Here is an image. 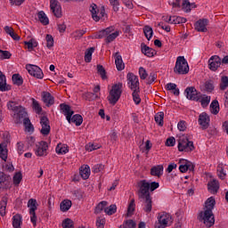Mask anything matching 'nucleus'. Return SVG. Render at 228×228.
<instances>
[{"mask_svg": "<svg viewBox=\"0 0 228 228\" xmlns=\"http://www.w3.org/2000/svg\"><path fill=\"white\" fill-rule=\"evenodd\" d=\"M216 204V201L215 200V198H208L205 201L204 210L199 214V221L202 222L206 227H213V225H215V215L213 214V209H215Z\"/></svg>", "mask_w": 228, "mask_h": 228, "instance_id": "obj_1", "label": "nucleus"}, {"mask_svg": "<svg viewBox=\"0 0 228 228\" xmlns=\"http://www.w3.org/2000/svg\"><path fill=\"white\" fill-rule=\"evenodd\" d=\"M122 88H123V84L120 82L112 86V87L109 93V95L107 97L110 104H111L112 106H115V104H117V102H118V101L122 95Z\"/></svg>", "mask_w": 228, "mask_h": 228, "instance_id": "obj_2", "label": "nucleus"}, {"mask_svg": "<svg viewBox=\"0 0 228 228\" xmlns=\"http://www.w3.org/2000/svg\"><path fill=\"white\" fill-rule=\"evenodd\" d=\"M174 72L180 76H184L190 72V66L188 65V61H186L184 56H178L176 58Z\"/></svg>", "mask_w": 228, "mask_h": 228, "instance_id": "obj_3", "label": "nucleus"}, {"mask_svg": "<svg viewBox=\"0 0 228 228\" xmlns=\"http://www.w3.org/2000/svg\"><path fill=\"white\" fill-rule=\"evenodd\" d=\"M178 151L180 152H192L195 151L193 142L188 140L186 135H182L178 139Z\"/></svg>", "mask_w": 228, "mask_h": 228, "instance_id": "obj_4", "label": "nucleus"}, {"mask_svg": "<svg viewBox=\"0 0 228 228\" xmlns=\"http://www.w3.org/2000/svg\"><path fill=\"white\" fill-rule=\"evenodd\" d=\"M172 224H174L172 216L167 212H162L158 216V223L155 224V228H166Z\"/></svg>", "mask_w": 228, "mask_h": 228, "instance_id": "obj_5", "label": "nucleus"}, {"mask_svg": "<svg viewBox=\"0 0 228 228\" xmlns=\"http://www.w3.org/2000/svg\"><path fill=\"white\" fill-rule=\"evenodd\" d=\"M137 186L138 190V197L139 199H145L146 197H151V190L149 182L147 180H141L138 182Z\"/></svg>", "mask_w": 228, "mask_h": 228, "instance_id": "obj_6", "label": "nucleus"}, {"mask_svg": "<svg viewBox=\"0 0 228 228\" xmlns=\"http://www.w3.org/2000/svg\"><path fill=\"white\" fill-rule=\"evenodd\" d=\"M128 88L130 90H140V80L138 76L134 73H128L126 76Z\"/></svg>", "mask_w": 228, "mask_h": 228, "instance_id": "obj_7", "label": "nucleus"}, {"mask_svg": "<svg viewBox=\"0 0 228 228\" xmlns=\"http://www.w3.org/2000/svg\"><path fill=\"white\" fill-rule=\"evenodd\" d=\"M26 69L28 74H30V76H33V77H37V79L44 78V72L42 71V69H40V67L33 64H28L26 66Z\"/></svg>", "mask_w": 228, "mask_h": 228, "instance_id": "obj_8", "label": "nucleus"}, {"mask_svg": "<svg viewBox=\"0 0 228 228\" xmlns=\"http://www.w3.org/2000/svg\"><path fill=\"white\" fill-rule=\"evenodd\" d=\"M47 149H49V145L47 142L41 141L36 143V148L34 149L36 156L42 157L47 156Z\"/></svg>", "mask_w": 228, "mask_h": 228, "instance_id": "obj_9", "label": "nucleus"}, {"mask_svg": "<svg viewBox=\"0 0 228 228\" xmlns=\"http://www.w3.org/2000/svg\"><path fill=\"white\" fill-rule=\"evenodd\" d=\"M185 95L189 101H200V93L194 86L187 87L185 89Z\"/></svg>", "mask_w": 228, "mask_h": 228, "instance_id": "obj_10", "label": "nucleus"}, {"mask_svg": "<svg viewBox=\"0 0 228 228\" xmlns=\"http://www.w3.org/2000/svg\"><path fill=\"white\" fill-rule=\"evenodd\" d=\"M222 65V59L218 55H213L208 60V69L212 72H216L218 68Z\"/></svg>", "mask_w": 228, "mask_h": 228, "instance_id": "obj_11", "label": "nucleus"}, {"mask_svg": "<svg viewBox=\"0 0 228 228\" xmlns=\"http://www.w3.org/2000/svg\"><path fill=\"white\" fill-rule=\"evenodd\" d=\"M40 124H41V134L44 136H47L49 133H51V125L49 124V118L45 116H42L40 118Z\"/></svg>", "mask_w": 228, "mask_h": 228, "instance_id": "obj_12", "label": "nucleus"}, {"mask_svg": "<svg viewBox=\"0 0 228 228\" xmlns=\"http://www.w3.org/2000/svg\"><path fill=\"white\" fill-rule=\"evenodd\" d=\"M89 11L91 12L93 20H95V22H99V20H101V17H104V10L99 12L97 4H91Z\"/></svg>", "mask_w": 228, "mask_h": 228, "instance_id": "obj_13", "label": "nucleus"}, {"mask_svg": "<svg viewBox=\"0 0 228 228\" xmlns=\"http://www.w3.org/2000/svg\"><path fill=\"white\" fill-rule=\"evenodd\" d=\"M208 24H209V20L200 19L198 21L195 22L194 28L196 31H199L200 33H206V31H208Z\"/></svg>", "mask_w": 228, "mask_h": 228, "instance_id": "obj_14", "label": "nucleus"}, {"mask_svg": "<svg viewBox=\"0 0 228 228\" xmlns=\"http://www.w3.org/2000/svg\"><path fill=\"white\" fill-rule=\"evenodd\" d=\"M27 115L26 110H24L22 106H19V109L14 112L13 116L15 124H20V122L26 118Z\"/></svg>", "mask_w": 228, "mask_h": 228, "instance_id": "obj_15", "label": "nucleus"}, {"mask_svg": "<svg viewBox=\"0 0 228 228\" xmlns=\"http://www.w3.org/2000/svg\"><path fill=\"white\" fill-rule=\"evenodd\" d=\"M50 8H51L53 15H55V17H57V19H61V5L60 4V2H58V0H51L50 1Z\"/></svg>", "mask_w": 228, "mask_h": 228, "instance_id": "obj_16", "label": "nucleus"}, {"mask_svg": "<svg viewBox=\"0 0 228 228\" xmlns=\"http://www.w3.org/2000/svg\"><path fill=\"white\" fill-rule=\"evenodd\" d=\"M141 202H142V209L144 213H151L152 211V198L148 196L146 198H139Z\"/></svg>", "mask_w": 228, "mask_h": 228, "instance_id": "obj_17", "label": "nucleus"}, {"mask_svg": "<svg viewBox=\"0 0 228 228\" xmlns=\"http://www.w3.org/2000/svg\"><path fill=\"white\" fill-rule=\"evenodd\" d=\"M61 111L65 115L66 119L68 120L69 124H70V118L74 115V110H70V105H67L65 103L60 104Z\"/></svg>", "mask_w": 228, "mask_h": 228, "instance_id": "obj_18", "label": "nucleus"}, {"mask_svg": "<svg viewBox=\"0 0 228 228\" xmlns=\"http://www.w3.org/2000/svg\"><path fill=\"white\" fill-rule=\"evenodd\" d=\"M41 97L43 102L47 106V108H50V106L54 104V96L51 95V93L44 91L41 93Z\"/></svg>", "mask_w": 228, "mask_h": 228, "instance_id": "obj_19", "label": "nucleus"}, {"mask_svg": "<svg viewBox=\"0 0 228 228\" xmlns=\"http://www.w3.org/2000/svg\"><path fill=\"white\" fill-rule=\"evenodd\" d=\"M198 122L200 126H201L202 129H208L209 127V122H210L209 116L208 115V113L202 112L199 116Z\"/></svg>", "mask_w": 228, "mask_h": 228, "instance_id": "obj_20", "label": "nucleus"}, {"mask_svg": "<svg viewBox=\"0 0 228 228\" xmlns=\"http://www.w3.org/2000/svg\"><path fill=\"white\" fill-rule=\"evenodd\" d=\"M183 162H181L182 164L179 166V170L182 172V174H184L186 172H193L195 170V165L188 160H183Z\"/></svg>", "mask_w": 228, "mask_h": 228, "instance_id": "obj_21", "label": "nucleus"}, {"mask_svg": "<svg viewBox=\"0 0 228 228\" xmlns=\"http://www.w3.org/2000/svg\"><path fill=\"white\" fill-rule=\"evenodd\" d=\"M109 29L110 32L107 34V37L105 38L106 44H111V42H113L120 35V31H115V27H109Z\"/></svg>", "mask_w": 228, "mask_h": 228, "instance_id": "obj_22", "label": "nucleus"}, {"mask_svg": "<svg viewBox=\"0 0 228 228\" xmlns=\"http://www.w3.org/2000/svg\"><path fill=\"white\" fill-rule=\"evenodd\" d=\"M208 190L213 195L218 193V190H220V183L216 179L209 181L208 183Z\"/></svg>", "mask_w": 228, "mask_h": 228, "instance_id": "obj_23", "label": "nucleus"}, {"mask_svg": "<svg viewBox=\"0 0 228 228\" xmlns=\"http://www.w3.org/2000/svg\"><path fill=\"white\" fill-rule=\"evenodd\" d=\"M114 58H115V65H116L117 70H119V71L124 70V69H126V64L122 60V55H120V53L117 52L114 54Z\"/></svg>", "mask_w": 228, "mask_h": 228, "instance_id": "obj_24", "label": "nucleus"}, {"mask_svg": "<svg viewBox=\"0 0 228 228\" xmlns=\"http://www.w3.org/2000/svg\"><path fill=\"white\" fill-rule=\"evenodd\" d=\"M0 158L3 161L8 159V142H4L0 143Z\"/></svg>", "mask_w": 228, "mask_h": 228, "instance_id": "obj_25", "label": "nucleus"}, {"mask_svg": "<svg viewBox=\"0 0 228 228\" xmlns=\"http://www.w3.org/2000/svg\"><path fill=\"white\" fill-rule=\"evenodd\" d=\"M12 86L6 85V76L0 71V92H8Z\"/></svg>", "mask_w": 228, "mask_h": 228, "instance_id": "obj_26", "label": "nucleus"}, {"mask_svg": "<svg viewBox=\"0 0 228 228\" xmlns=\"http://www.w3.org/2000/svg\"><path fill=\"white\" fill-rule=\"evenodd\" d=\"M141 51L142 54L145 56H148V58H152L154 54H156V51L149 46H147L145 44L141 45Z\"/></svg>", "mask_w": 228, "mask_h": 228, "instance_id": "obj_27", "label": "nucleus"}, {"mask_svg": "<svg viewBox=\"0 0 228 228\" xmlns=\"http://www.w3.org/2000/svg\"><path fill=\"white\" fill-rule=\"evenodd\" d=\"M151 175H154L155 177H161V175H163V166L158 165L151 167Z\"/></svg>", "mask_w": 228, "mask_h": 228, "instance_id": "obj_28", "label": "nucleus"}, {"mask_svg": "<svg viewBox=\"0 0 228 228\" xmlns=\"http://www.w3.org/2000/svg\"><path fill=\"white\" fill-rule=\"evenodd\" d=\"M6 206H8V198L3 197L0 201V215L6 216Z\"/></svg>", "mask_w": 228, "mask_h": 228, "instance_id": "obj_29", "label": "nucleus"}, {"mask_svg": "<svg viewBox=\"0 0 228 228\" xmlns=\"http://www.w3.org/2000/svg\"><path fill=\"white\" fill-rule=\"evenodd\" d=\"M60 208L61 211H62V213H65L69 211L70 208H72V201L69 200H64L61 202Z\"/></svg>", "mask_w": 228, "mask_h": 228, "instance_id": "obj_30", "label": "nucleus"}, {"mask_svg": "<svg viewBox=\"0 0 228 228\" xmlns=\"http://www.w3.org/2000/svg\"><path fill=\"white\" fill-rule=\"evenodd\" d=\"M108 33H110V28H107L105 29H102V30H100L98 32H95L94 34L93 38H95V39L107 38Z\"/></svg>", "mask_w": 228, "mask_h": 228, "instance_id": "obj_31", "label": "nucleus"}, {"mask_svg": "<svg viewBox=\"0 0 228 228\" xmlns=\"http://www.w3.org/2000/svg\"><path fill=\"white\" fill-rule=\"evenodd\" d=\"M202 108H208L209 106V102H211V96H208L206 94L200 95V101Z\"/></svg>", "mask_w": 228, "mask_h": 228, "instance_id": "obj_32", "label": "nucleus"}, {"mask_svg": "<svg viewBox=\"0 0 228 228\" xmlns=\"http://www.w3.org/2000/svg\"><path fill=\"white\" fill-rule=\"evenodd\" d=\"M20 225H22V216L16 214L12 216V226L13 228H20Z\"/></svg>", "mask_w": 228, "mask_h": 228, "instance_id": "obj_33", "label": "nucleus"}, {"mask_svg": "<svg viewBox=\"0 0 228 228\" xmlns=\"http://www.w3.org/2000/svg\"><path fill=\"white\" fill-rule=\"evenodd\" d=\"M80 175L85 180L88 179L90 177V167L87 165L82 166L80 167Z\"/></svg>", "mask_w": 228, "mask_h": 228, "instance_id": "obj_34", "label": "nucleus"}, {"mask_svg": "<svg viewBox=\"0 0 228 228\" xmlns=\"http://www.w3.org/2000/svg\"><path fill=\"white\" fill-rule=\"evenodd\" d=\"M37 18L41 24H43L44 26H47V24H49V18H47V15L45 14V12H44V11H40L37 13Z\"/></svg>", "mask_w": 228, "mask_h": 228, "instance_id": "obj_35", "label": "nucleus"}, {"mask_svg": "<svg viewBox=\"0 0 228 228\" xmlns=\"http://www.w3.org/2000/svg\"><path fill=\"white\" fill-rule=\"evenodd\" d=\"M210 111L213 113V115H218L220 111V104L218 103V101L214 100L210 104Z\"/></svg>", "mask_w": 228, "mask_h": 228, "instance_id": "obj_36", "label": "nucleus"}, {"mask_svg": "<svg viewBox=\"0 0 228 228\" xmlns=\"http://www.w3.org/2000/svg\"><path fill=\"white\" fill-rule=\"evenodd\" d=\"M71 122L76 126H81L83 124V117L79 114H76L70 118V123Z\"/></svg>", "mask_w": 228, "mask_h": 228, "instance_id": "obj_37", "label": "nucleus"}, {"mask_svg": "<svg viewBox=\"0 0 228 228\" xmlns=\"http://www.w3.org/2000/svg\"><path fill=\"white\" fill-rule=\"evenodd\" d=\"M95 51V48L91 47L87 49L85 53V61L86 63H90L92 61V54H94V52Z\"/></svg>", "mask_w": 228, "mask_h": 228, "instance_id": "obj_38", "label": "nucleus"}, {"mask_svg": "<svg viewBox=\"0 0 228 228\" xmlns=\"http://www.w3.org/2000/svg\"><path fill=\"white\" fill-rule=\"evenodd\" d=\"M132 97H133V101L134 102H135V104H140V102H142V99L140 98V89H134L132 90Z\"/></svg>", "mask_w": 228, "mask_h": 228, "instance_id": "obj_39", "label": "nucleus"}, {"mask_svg": "<svg viewBox=\"0 0 228 228\" xmlns=\"http://www.w3.org/2000/svg\"><path fill=\"white\" fill-rule=\"evenodd\" d=\"M32 108L37 115L42 113V106H40V103L35 98H32Z\"/></svg>", "mask_w": 228, "mask_h": 228, "instance_id": "obj_40", "label": "nucleus"}, {"mask_svg": "<svg viewBox=\"0 0 228 228\" xmlns=\"http://www.w3.org/2000/svg\"><path fill=\"white\" fill-rule=\"evenodd\" d=\"M24 44L27 45V49H28V51H33L35 47L38 46V43L35 39L25 41Z\"/></svg>", "mask_w": 228, "mask_h": 228, "instance_id": "obj_41", "label": "nucleus"}, {"mask_svg": "<svg viewBox=\"0 0 228 228\" xmlns=\"http://www.w3.org/2000/svg\"><path fill=\"white\" fill-rule=\"evenodd\" d=\"M12 82L14 85H17V86H20L24 83V79H22V77L19 74H13Z\"/></svg>", "mask_w": 228, "mask_h": 228, "instance_id": "obj_42", "label": "nucleus"}, {"mask_svg": "<svg viewBox=\"0 0 228 228\" xmlns=\"http://www.w3.org/2000/svg\"><path fill=\"white\" fill-rule=\"evenodd\" d=\"M106 206H108V201H101L94 209L95 215H99L103 209H106Z\"/></svg>", "mask_w": 228, "mask_h": 228, "instance_id": "obj_43", "label": "nucleus"}, {"mask_svg": "<svg viewBox=\"0 0 228 228\" xmlns=\"http://www.w3.org/2000/svg\"><path fill=\"white\" fill-rule=\"evenodd\" d=\"M163 118H165V113L164 112H158L155 115V122H157V124L159 126H160V127H162V126H163Z\"/></svg>", "mask_w": 228, "mask_h": 228, "instance_id": "obj_44", "label": "nucleus"}, {"mask_svg": "<svg viewBox=\"0 0 228 228\" xmlns=\"http://www.w3.org/2000/svg\"><path fill=\"white\" fill-rule=\"evenodd\" d=\"M104 212L106 213V215H109V216H111V215H115V213H117V205H110L108 208H104Z\"/></svg>", "mask_w": 228, "mask_h": 228, "instance_id": "obj_45", "label": "nucleus"}, {"mask_svg": "<svg viewBox=\"0 0 228 228\" xmlns=\"http://www.w3.org/2000/svg\"><path fill=\"white\" fill-rule=\"evenodd\" d=\"M134 209H136V204L134 203V199H133L127 208V216H131L134 213Z\"/></svg>", "mask_w": 228, "mask_h": 228, "instance_id": "obj_46", "label": "nucleus"}, {"mask_svg": "<svg viewBox=\"0 0 228 228\" xmlns=\"http://www.w3.org/2000/svg\"><path fill=\"white\" fill-rule=\"evenodd\" d=\"M143 33H144L147 40H151V38H152V35H153L152 28H151L149 26H145L143 28Z\"/></svg>", "mask_w": 228, "mask_h": 228, "instance_id": "obj_47", "label": "nucleus"}, {"mask_svg": "<svg viewBox=\"0 0 228 228\" xmlns=\"http://www.w3.org/2000/svg\"><path fill=\"white\" fill-rule=\"evenodd\" d=\"M28 208H29V212L37 211V209L38 208L37 207V200H35V199L28 200Z\"/></svg>", "mask_w": 228, "mask_h": 228, "instance_id": "obj_48", "label": "nucleus"}, {"mask_svg": "<svg viewBox=\"0 0 228 228\" xmlns=\"http://www.w3.org/2000/svg\"><path fill=\"white\" fill-rule=\"evenodd\" d=\"M205 90L208 93H211L213 90H215V83L213 80H208L205 82Z\"/></svg>", "mask_w": 228, "mask_h": 228, "instance_id": "obj_49", "label": "nucleus"}, {"mask_svg": "<svg viewBox=\"0 0 228 228\" xmlns=\"http://www.w3.org/2000/svg\"><path fill=\"white\" fill-rule=\"evenodd\" d=\"M97 72L101 76L102 79H107L108 77L106 76V69L102 65H97Z\"/></svg>", "mask_w": 228, "mask_h": 228, "instance_id": "obj_50", "label": "nucleus"}, {"mask_svg": "<svg viewBox=\"0 0 228 228\" xmlns=\"http://www.w3.org/2000/svg\"><path fill=\"white\" fill-rule=\"evenodd\" d=\"M228 87V77L224 76L221 78L220 90H226Z\"/></svg>", "mask_w": 228, "mask_h": 228, "instance_id": "obj_51", "label": "nucleus"}, {"mask_svg": "<svg viewBox=\"0 0 228 228\" xmlns=\"http://www.w3.org/2000/svg\"><path fill=\"white\" fill-rule=\"evenodd\" d=\"M63 228H74V221L70 218H67L62 222Z\"/></svg>", "mask_w": 228, "mask_h": 228, "instance_id": "obj_52", "label": "nucleus"}, {"mask_svg": "<svg viewBox=\"0 0 228 228\" xmlns=\"http://www.w3.org/2000/svg\"><path fill=\"white\" fill-rule=\"evenodd\" d=\"M12 53L8 51L0 50V60H10Z\"/></svg>", "mask_w": 228, "mask_h": 228, "instance_id": "obj_53", "label": "nucleus"}, {"mask_svg": "<svg viewBox=\"0 0 228 228\" xmlns=\"http://www.w3.org/2000/svg\"><path fill=\"white\" fill-rule=\"evenodd\" d=\"M55 151L57 154H67V152H69V149H67V147L61 146L60 144L57 145Z\"/></svg>", "mask_w": 228, "mask_h": 228, "instance_id": "obj_54", "label": "nucleus"}, {"mask_svg": "<svg viewBox=\"0 0 228 228\" xmlns=\"http://www.w3.org/2000/svg\"><path fill=\"white\" fill-rule=\"evenodd\" d=\"M97 149H101V146L98 144L89 142L86 145V150H87L89 152H92V151H97Z\"/></svg>", "mask_w": 228, "mask_h": 228, "instance_id": "obj_55", "label": "nucleus"}, {"mask_svg": "<svg viewBox=\"0 0 228 228\" xmlns=\"http://www.w3.org/2000/svg\"><path fill=\"white\" fill-rule=\"evenodd\" d=\"M45 40H46V47L51 48L53 47V45H54V38H53V36L46 35Z\"/></svg>", "mask_w": 228, "mask_h": 228, "instance_id": "obj_56", "label": "nucleus"}, {"mask_svg": "<svg viewBox=\"0 0 228 228\" xmlns=\"http://www.w3.org/2000/svg\"><path fill=\"white\" fill-rule=\"evenodd\" d=\"M86 101H95L96 99H99V94L94 93H86Z\"/></svg>", "mask_w": 228, "mask_h": 228, "instance_id": "obj_57", "label": "nucleus"}, {"mask_svg": "<svg viewBox=\"0 0 228 228\" xmlns=\"http://www.w3.org/2000/svg\"><path fill=\"white\" fill-rule=\"evenodd\" d=\"M124 228H134L136 227V223L133 220H126L123 224Z\"/></svg>", "mask_w": 228, "mask_h": 228, "instance_id": "obj_58", "label": "nucleus"}, {"mask_svg": "<svg viewBox=\"0 0 228 228\" xmlns=\"http://www.w3.org/2000/svg\"><path fill=\"white\" fill-rule=\"evenodd\" d=\"M85 33H86V28L76 30V31L73 33V37H74L76 39L81 38V37H83V35H85Z\"/></svg>", "mask_w": 228, "mask_h": 228, "instance_id": "obj_59", "label": "nucleus"}, {"mask_svg": "<svg viewBox=\"0 0 228 228\" xmlns=\"http://www.w3.org/2000/svg\"><path fill=\"white\" fill-rule=\"evenodd\" d=\"M20 181H22V174L20 173H16L13 176V183L16 186H18V184H20Z\"/></svg>", "mask_w": 228, "mask_h": 228, "instance_id": "obj_60", "label": "nucleus"}, {"mask_svg": "<svg viewBox=\"0 0 228 228\" xmlns=\"http://www.w3.org/2000/svg\"><path fill=\"white\" fill-rule=\"evenodd\" d=\"M183 9L184 12H191V4L190 3V0H184L183 3Z\"/></svg>", "mask_w": 228, "mask_h": 228, "instance_id": "obj_61", "label": "nucleus"}, {"mask_svg": "<svg viewBox=\"0 0 228 228\" xmlns=\"http://www.w3.org/2000/svg\"><path fill=\"white\" fill-rule=\"evenodd\" d=\"M103 170H104V165L102 164H97L93 167L94 174H99V172H102Z\"/></svg>", "mask_w": 228, "mask_h": 228, "instance_id": "obj_62", "label": "nucleus"}, {"mask_svg": "<svg viewBox=\"0 0 228 228\" xmlns=\"http://www.w3.org/2000/svg\"><path fill=\"white\" fill-rule=\"evenodd\" d=\"M139 76L141 79H147V76H148L147 70H145L143 67L139 68Z\"/></svg>", "mask_w": 228, "mask_h": 228, "instance_id": "obj_63", "label": "nucleus"}, {"mask_svg": "<svg viewBox=\"0 0 228 228\" xmlns=\"http://www.w3.org/2000/svg\"><path fill=\"white\" fill-rule=\"evenodd\" d=\"M105 220L104 218L98 217L96 220V227L104 228Z\"/></svg>", "mask_w": 228, "mask_h": 228, "instance_id": "obj_64", "label": "nucleus"}]
</instances>
